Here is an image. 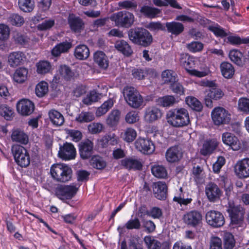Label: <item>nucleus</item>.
Masks as SVG:
<instances>
[{
	"mask_svg": "<svg viewBox=\"0 0 249 249\" xmlns=\"http://www.w3.org/2000/svg\"><path fill=\"white\" fill-rule=\"evenodd\" d=\"M165 157L169 162L178 161L181 157L180 149L178 146H174L168 148L166 152Z\"/></svg>",
	"mask_w": 249,
	"mask_h": 249,
	"instance_id": "b1692460",
	"label": "nucleus"
},
{
	"mask_svg": "<svg viewBox=\"0 0 249 249\" xmlns=\"http://www.w3.org/2000/svg\"><path fill=\"white\" fill-rule=\"evenodd\" d=\"M8 21L12 25L21 26L24 23V18L18 14H13L8 18Z\"/></svg>",
	"mask_w": 249,
	"mask_h": 249,
	"instance_id": "bf43d9fd",
	"label": "nucleus"
},
{
	"mask_svg": "<svg viewBox=\"0 0 249 249\" xmlns=\"http://www.w3.org/2000/svg\"><path fill=\"white\" fill-rule=\"evenodd\" d=\"M162 115V111L159 108L151 106L146 108L144 118L146 122L152 123L160 119Z\"/></svg>",
	"mask_w": 249,
	"mask_h": 249,
	"instance_id": "aec40b11",
	"label": "nucleus"
},
{
	"mask_svg": "<svg viewBox=\"0 0 249 249\" xmlns=\"http://www.w3.org/2000/svg\"><path fill=\"white\" fill-rule=\"evenodd\" d=\"M222 139L224 143L229 146L233 150L237 151L240 149L241 145L240 141L233 134L229 132L224 133Z\"/></svg>",
	"mask_w": 249,
	"mask_h": 249,
	"instance_id": "412c9836",
	"label": "nucleus"
},
{
	"mask_svg": "<svg viewBox=\"0 0 249 249\" xmlns=\"http://www.w3.org/2000/svg\"><path fill=\"white\" fill-rule=\"evenodd\" d=\"M13 112L10 107L6 105L0 104V115L3 116L7 120H10L12 118Z\"/></svg>",
	"mask_w": 249,
	"mask_h": 249,
	"instance_id": "680f3d73",
	"label": "nucleus"
},
{
	"mask_svg": "<svg viewBox=\"0 0 249 249\" xmlns=\"http://www.w3.org/2000/svg\"><path fill=\"white\" fill-rule=\"evenodd\" d=\"M16 163L21 167H27L30 163V158L27 150L22 146L15 144L11 148Z\"/></svg>",
	"mask_w": 249,
	"mask_h": 249,
	"instance_id": "39448f33",
	"label": "nucleus"
},
{
	"mask_svg": "<svg viewBox=\"0 0 249 249\" xmlns=\"http://www.w3.org/2000/svg\"><path fill=\"white\" fill-rule=\"evenodd\" d=\"M110 19L115 22L117 26L129 28L134 23V16L127 11H120L113 14Z\"/></svg>",
	"mask_w": 249,
	"mask_h": 249,
	"instance_id": "423d86ee",
	"label": "nucleus"
},
{
	"mask_svg": "<svg viewBox=\"0 0 249 249\" xmlns=\"http://www.w3.org/2000/svg\"><path fill=\"white\" fill-rule=\"evenodd\" d=\"M76 149L71 143L66 142L61 146L58 151L59 157L65 160H70L75 158Z\"/></svg>",
	"mask_w": 249,
	"mask_h": 249,
	"instance_id": "4468645a",
	"label": "nucleus"
},
{
	"mask_svg": "<svg viewBox=\"0 0 249 249\" xmlns=\"http://www.w3.org/2000/svg\"><path fill=\"white\" fill-rule=\"evenodd\" d=\"M90 54L89 50L87 46L81 44L77 46L74 52V55L76 59L79 60L87 59Z\"/></svg>",
	"mask_w": 249,
	"mask_h": 249,
	"instance_id": "a878e982",
	"label": "nucleus"
},
{
	"mask_svg": "<svg viewBox=\"0 0 249 249\" xmlns=\"http://www.w3.org/2000/svg\"><path fill=\"white\" fill-rule=\"evenodd\" d=\"M50 173L54 179L57 181L65 182L71 179L72 170L66 165L57 164L51 167Z\"/></svg>",
	"mask_w": 249,
	"mask_h": 249,
	"instance_id": "20e7f679",
	"label": "nucleus"
},
{
	"mask_svg": "<svg viewBox=\"0 0 249 249\" xmlns=\"http://www.w3.org/2000/svg\"><path fill=\"white\" fill-rule=\"evenodd\" d=\"M218 145L217 142L214 139L207 140L203 142L200 150V154L204 156L212 154Z\"/></svg>",
	"mask_w": 249,
	"mask_h": 249,
	"instance_id": "5701e85b",
	"label": "nucleus"
},
{
	"mask_svg": "<svg viewBox=\"0 0 249 249\" xmlns=\"http://www.w3.org/2000/svg\"><path fill=\"white\" fill-rule=\"evenodd\" d=\"M114 101L112 99L109 98L105 101L104 103L99 107L96 111V115L100 117L105 114L113 106Z\"/></svg>",
	"mask_w": 249,
	"mask_h": 249,
	"instance_id": "4c0bfd02",
	"label": "nucleus"
},
{
	"mask_svg": "<svg viewBox=\"0 0 249 249\" xmlns=\"http://www.w3.org/2000/svg\"><path fill=\"white\" fill-rule=\"evenodd\" d=\"M227 211L232 223L237 224L243 221L245 211L241 206H235L233 203L229 202Z\"/></svg>",
	"mask_w": 249,
	"mask_h": 249,
	"instance_id": "1a4fd4ad",
	"label": "nucleus"
},
{
	"mask_svg": "<svg viewBox=\"0 0 249 249\" xmlns=\"http://www.w3.org/2000/svg\"><path fill=\"white\" fill-rule=\"evenodd\" d=\"M144 242L148 249H160L161 243L151 236H146L144 238Z\"/></svg>",
	"mask_w": 249,
	"mask_h": 249,
	"instance_id": "a18cd8bd",
	"label": "nucleus"
},
{
	"mask_svg": "<svg viewBox=\"0 0 249 249\" xmlns=\"http://www.w3.org/2000/svg\"><path fill=\"white\" fill-rule=\"evenodd\" d=\"M167 123L175 127H182L190 123L188 111L184 108H174L169 110L166 113Z\"/></svg>",
	"mask_w": 249,
	"mask_h": 249,
	"instance_id": "f257e3e1",
	"label": "nucleus"
},
{
	"mask_svg": "<svg viewBox=\"0 0 249 249\" xmlns=\"http://www.w3.org/2000/svg\"><path fill=\"white\" fill-rule=\"evenodd\" d=\"M11 139L13 142L23 144H27L29 141L28 135L24 131L18 129L12 131Z\"/></svg>",
	"mask_w": 249,
	"mask_h": 249,
	"instance_id": "cd10ccee",
	"label": "nucleus"
},
{
	"mask_svg": "<svg viewBox=\"0 0 249 249\" xmlns=\"http://www.w3.org/2000/svg\"><path fill=\"white\" fill-rule=\"evenodd\" d=\"M48 115L51 122L55 126H61L64 123L63 115L55 109L50 110L48 112Z\"/></svg>",
	"mask_w": 249,
	"mask_h": 249,
	"instance_id": "393cba45",
	"label": "nucleus"
},
{
	"mask_svg": "<svg viewBox=\"0 0 249 249\" xmlns=\"http://www.w3.org/2000/svg\"><path fill=\"white\" fill-rule=\"evenodd\" d=\"M37 72L39 74H45L51 69V64L47 61H39L36 64Z\"/></svg>",
	"mask_w": 249,
	"mask_h": 249,
	"instance_id": "3c124183",
	"label": "nucleus"
},
{
	"mask_svg": "<svg viewBox=\"0 0 249 249\" xmlns=\"http://www.w3.org/2000/svg\"><path fill=\"white\" fill-rule=\"evenodd\" d=\"M139 120V116L138 112L132 110L128 112L125 115V121L130 124H134Z\"/></svg>",
	"mask_w": 249,
	"mask_h": 249,
	"instance_id": "e2e57ef3",
	"label": "nucleus"
},
{
	"mask_svg": "<svg viewBox=\"0 0 249 249\" xmlns=\"http://www.w3.org/2000/svg\"><path fill=\"white\" fill-rule=\"evenodd\" d=\"M235 246V240L232 234L226 232L224 235V247L225 249H232Z\"/></svg>",
	"mask_w": 249,
	"mask_h": 249,
	"instance_id": "4d7b16f0",
	"label": "nucleus"
},
{
	"mask_svg": "<svg viewBox=\"0 0 249 249\" xmlns=\"http://www.w3.org/2000/svg\"><path fill=\"white\" fill-rule=\"evenodd\" d=\"M179 192L173 198V200L178 202L180 205H187L190 203L192 199L191 198H185V194L183 193V189L180 187L179 189Z\"/></svg>",
	"mask_w": 249,
	"mask_h": 249,
	"instance_id": "49530a36",
	"label": "nucleus"
},
{
	"mask_svg": "<svg viewBox=\"0 0 249 249\" xmlns=\"http://www.w3.org/2000/svg\"><path fill=\"white\" fill-rule=\"evenodd\" d=\"M206 195L211 202H216L220 199L222 192L218 186L212 182L208 183L205 188Z\"/></svg>",
	"mask_w": 249,
	"mask_h": 249,
	"instance_id": "dca6fc26",
	"label": "nucleus"
},
{
	"mask_svg": "<svg viewBox=\"0 0 249 249\" xmlns=\"http://www.w3.org/2000/svg\"><path fill=\"white\" fill-rule=\"evenodd\" d=\"M104 126L100 123H92L89 124L88 129L92 134H96L101 133L103 130Z\"/></svg>",
	"mask_w": 249,
	"mask_h": 249,
	"instance_id": "052dcab7",
	"label": "nucleus"
},
{
	"mask_svg": "<svg viewBox=\"0 0 249 249\" xmlns=\"http://www.w3.org/2000/svg\"><path fill=\"white\" fill-rule=\"evenodd\" d=\"M120 117V111L118 109H113L107 115L106 123L110 127H115L119 124Z\"/></svg>",
	"mask_w": 249,
	"mask_h": 249,
	"instance_id": "7c9ffc66",
	"label": "nucleus"
},
{
	"mask_svg": "<svg viewBox=\"0 0 249 249\" xmlns=\"http://www.w3.org/2000/svg\"><path fill=\"white\" fill-rule=\"evenodd\" d=\"M238 109L244 113L249 114V99L240 98L238 101Z\"/></svg>",
	"mask_w": 249,
	"mask_h": 249,
	"instance_id": "5fc2aeb1",
	"label": "nucleus"
},
{
	"mask_svg": "<svg viewBox=\"0 0 249 249\" xmlns=\"http://www.w3.org/2000/svg\"><path fill=\"white\" fill-rule=\"evenodd\" d=\"M77 188L73 185L58 184L54 189L55 195L62 200L71 199L76 194Z\"/></svg>",
	"mask_w": 249,
	"mask_h": 249,
	"instance_id": "6e6552de",
	"label": "nucleus"
},
{
	"mask_svg": "<svg viewBox=\"0 0 249 249\" xmlns=\"http://www.w3.org/2000/svg\"><path fill=\"white\" fill-rule=\"evenodd\" d=\"M169 88L173 93L179 96L185 95V88L177 80L171 83Z\"/></svg>",
	"mask_w": 249,
	"mask_h": 249,
	"instance_id": "864d4df0",
	"label": "nucleus"
},
{
	"mask_svg": "<svg viewBox=\"0 0 249 249\" xmlns=\"http://www.w3.org/2000/svg\"><path fill=\"white\" fill-rule=\"evenodd\" d=\"M188 50L193 53L201 51L203 48V44L199 42L193 41L186 45Z\"/></svg>",
	"mask_w": 249,
	"mask_h": 249,
	"instance_id": "338daca9",
	"label": "nucleus"
},
{
	"mask_svg": "<svg viewBox=\"0 0 249 249\" xmlns=\"http://www.w3.org/2000/svg\"><path fill=\"white\" fill-rule=\"evenodd\" d=\"M18 111L22 115H30L34 110V103L27 99H22L17 104Z\"/></svg>",
	"mask_w": 249,
	"mask_h": 249,
	"instance_id": "4be33fe9",
	"label": "nucleus"
},
{
	"mask_svg": "<svg viewBox=\"0 0 249 249\" xmlns=\"http://www.w3.org/2000/svg\"><path fill=\"white\" fill-rule=\"evenodd\" d=\"M78 149L80 158L82 160H88L94 153V143L90 140L86 139L78 144Z\"/></svg>",
	"mask_w": 249,
	"mask_h": 249,
	"instance_id": "9d476101",
	"label": "nucleus"
},
{
	"mask_svg": "<svg viewBox=\"0 0 249 249\" xmlns=\"http://www.w3.org/2000/svg\"><path fill=\"white\" fill-rule=\"evenodd\" d=\"M55 21L53 19H48L43 21L41 23L37 26V28L39 31L49 30L54 26Z\"/></svg>",
	"mask_w": 249,
	"mask_h": 249,
	"instance_id": "0e129e2a",
	"label": "nucleus"
},
{
	"mask_svg": "<svg viewBox=\"0 0 249 249\" xmlns=\"http://www.w3.org/2000/svg\"><path fill=\"white\" fill-rule=\"evenodd\" d=\"M136 148L144 154H150L155 150V146L153 142L146 139L139 138L135 142Z\"/></svg>",
	"mask_w": 249,
	"mask_h": 249,
	"instance_id": "f8f14e48",
	"label": "nucleus"
},
{
	"mask_svg": "<svg viewBox=\"0 0 249 249\" xmlns=\"http://www.w3.org/2000/svg\"><path fill=\"white\" fill-rule=\"evenodd\" d=\"M136 136V131L132 128H128L124 132V139L126 142H130L133 141Z\"/></svg>",
	"mask_w": 249,
	"mask_h": 249,
	"instance_id": "69168bd1",
	"label": "nucleus"
},
{
	"mask_svg": "<svg viewBox=\"0 0 249 249\" xmlns=\"http://www.w3.org/2000/svg\"><path fill=\"white\" fill-rule=\"evenodd\" d=\"M211 116L215 125L227 124L231 120V115L222 107H215L212 111Z\"/></svg>",
	"mask_w": 249,
	"mask_h": 249,
	"instance_id": "0eeeda50",
	"label": "nucleus"
},
{
	"mask_svg": "<svg viewBox=\"0 0 249 249\" xmlns=\"http://www.w3.org/2000/svg\"><path fill=\"white\" fill-rule=\"evenodd\" d=\"M72 47V43L64 41L57 44L52 50V54L54 56H58L62 53H67Z\"/></svg>",
	"mask_w": 249,
	"mask_h": 249,
	"instance_id": "c85d7f7f",
	"label": "nucleus"
},
{
	"mask_svg": "<svg viewBox=\"0 0 249 249\" xmlns=\"http://www.w3.org/2000/svg\"><path fill=\"white\" fill-rule=\"evenodd\" d=\"M123 94L125 100L131 107L138 108L142 105L143 97L134 88L130 86L124 87Z\"/></svg>",
	"mask_w": 249,
	"mask_h": 249,
	"instance_id": "7ed1b4c3",
	"label": "nucleus"
},
{
	"mask_svg": "<svg viewBox=\"0 0 249 249\" xmlns=\"http://www.w3.org/2000/svg\"><path fill=\"white\" fill-rule=\"evenodd\" d=\"M94 119V115L92 112L82 111L76 117L75 121L79 123H86L92 121Z\"/></svg>",
	"mask_w": 249,
	"mask_h": 249,
	"instance_id": "e433bc0d",
	"label": "nucleus"
},
{
	"mask_svg": "<svg viewBox=\"0 0 249 249\" xmlns=\"http://www.w3.org/2000/svg\"><path fill=\"white\" fill-rule=\"evenodd\" d=\"M220 69L222 75L225 78H231L234 74V68L229 62L226 61L222 62L220 65Z\"/></svg>",
	"mask_w": 249,
	"mask_h": 249,
	"instance_id": "473e14b6",
	"label": "nucleus"
},
{
	"mask_svg": "<svg viewBox=\"0 0 249 249\" xmlns=\"http://www.w3.org/2000/svg\"><path fill=\"white\" fill-rule=\"evenodd\" d=\"M99 99V95L95 90L91 91L86 97L83 99V103L87 105H91L94 102L98 101Z\"/></svg>",
	"mask_w": 249,
	"mask_h": 249,
	"instance_id": "6e6d98bb",
	"label": "nucleus"
},
{
	"mask_svg": "<svg viewBox=\"0 0 249 249\" xmlns=\"http://www.w3.org/2000/svg\"><path fill=\"white\" fill-rule=\"evenodd\" d=\"M236 175L241 178L249 177V158L238 161L234 166Z\"/></svg>",
	"mask_w": 249,
	"mask_h": 249,
	"instance_id": "2eb2a0df",
	"label": "nucleus"
},
{
	"mask_svg": "<svg viewBox=\"0 0 249 249\" xmlns=\"http://www.w3.org/2000/svg\"><path fill=\"white\" fill-rule=\"evenodd\" d=\"M140 12L147 18H154L160 14V10L154 7L143 6L141 8Z\"/></svg>",
	"mask_w": 249,
	"mask_h": 249,
	"instance_id": "ea45409f",
	"label": "nucleus"
},
{
	"mask_svg": "<svg viewBox=\"0 0 249 249\" xmlns=\"http://www.w3.org/2000/svg\"><path fill=\"white\" fill-rule=\"evenodd\" d=\"M165 26L169 33L175 36L181 34L184 29V25L181 23L176 21L166 22Z\"/></svg>",
	"mask_w": 249,
	"mask_h": 249,
	"instance_id": "c756f323",
	"label": "nucleus"
},
{
	"mask_svg": "<svg viewBox=\"0 0 249 249\" xmlns=\"http://www.w3.org/2000/svg\"><path fill=\"white\" fill-rule=\"evenodd\" d=\"M176 74L173 71L169 70L164 71L161 74L164 83H170V84L176 81Z\"/></svg>",
	"mask_w": 249,
	"mask_h": 249,
	"instance_id": "8fccbe9b",
	"label": "nucleus"
},
{
	"mask_svg": "<svg viewBox=\"0 0 249 249\" xmlns=\"http://www.w3.org/2000/svg\"><path fill=\"white\" fill-rule=\"evenodd\" d=\"M206 220L210 226L218 228L222 226L225 223V219L222 214L219 212L211 210L206 214Z\"/></svg>",
	"mask_w": 249,
	"mask_h": 249,
	"instance_id": "9b49d317",
	"label": "nucleus"
},
{
	"mask_svg": "<svg viewBox=\"0 0 249 249\" xmlns=\"http://www.w3.org/2000/svg\"><path fill=\"white\" fill-rule=\"evenodd\" d=\"M151 172L157 178H164L167 176V172L163 165H154L151 166Z\"/></svg>",
	"mask_w": 249,
	"mask_h": 249,
	"instance_id": "58836bf2",
	"label": "nucleus"
},
{
	"mask_svg": "<svg viewBox=\"0 0 249 249\" xmlns=\"http://www.w3.org/2000/svg\"><path fill=\"white\" fill-rule=\"evenodd\" d=\"M208 29L216 36L224 37L227 36V34L223 28L217 24L210 25L208 27Z\"/></svg>",
	"mask_w": 249,
	"mask_h": 249,
	"instance_id": "603ef678",
	"label": "nucleus"
},
{
	"mask_svg": "<svg viewBox=\"0 0 249 249\" xmlns=\"http://www.w3.org/2000/svg\"><path fill=\"white\" fill-rule=\"evenodd\" d=\"M176 99L174 96L166 95L159 98L158 100V104L163 107H170L174 105Z\"/></svg>",
	"mask_w": 249,
	"mask_h": 249,
	"instance_id": "de8ad7c7",
	"label": "nucleus"
},
{
	"mask_svg": "<svg viewBox=\"0 0 249 249\" xmlns=\"http://www.w3.org/2000/svg\"><path fill=\"white\" fill-rule=\"evenodd\" d=\"M90 164L94 168L102 169L106 166V162L99 156H94L90 160Z\"/></svg>",
	"mask_w": 249,
	"mask_h": 249,
	"instance_id": "09e8293b",
	"label": "nucleus"
},
{
	"mask_svg": "<svg viewBox=\"0 0 249 249\" xmlns=\"http://www.w3.org/2000/svg\"><path fill=\"white\" fill-rule=\"evenodd\" d=\"M19 9L24 12H30L34 8V0H18Z\"/></svg>",
	"mask_w": 249,
	"mask_h": 249,
	"instance_id": "c03bdc74",
	"label": "nucleus"
},
{
	"mask_svg": "<svg viewBox=\"0 0 249 249\" xmlns=\"http://www.w3.org/2000/svg\"><path fill=\"white\" fill-rule=\"evenodd\" d=\"M58 72L62 78L66 81L74 79L75 74L71 69L66 65H61L58 69Z\"/></svg>",
	"mask_w": 249,
	"mask_h": 249,
	"instance_id": "f704fd0d",
	"label": "nucleus"
},
{
	"mask_svg": "<svg viewBox=\"0 0 249 249\" xmlns=\"http://www.w3.org/2000/svg\"><path fill=\"white\" fill-rule=\"evenodd\" d=\"M121 164L128 170H141L142 167V160L135 157L124 158L121 161Z\"/></svg>",
	"mask_w": 249,
	"mask_h": 249,
	"instance_id": "f3484780",
	"label": "nucleus"
},
{
	"mask_svg": "<svg viewBox=\"0 0 249 249\" xmlns=\"http://www.w3.org/2000/svg\"><path fill=\"white\" fill-rule=\"evenodd\" d=\"M26 58V55L22 52H13L8 55V63L11 67L15 68L22 65Z\"/></svg>",
	"mask_w": 249,
	"mask_h": 249,
	"instance_id": "a211bd4d",
	"label": "nucleus"
},
{
	"mask_svg": "<svg viewBox=\"0 0 249 249\" xmlns=\"http://www.w3.org/2000/svg\"><path fill=\"white\" fill-rule=\"evenodd\" d=\"M115 48L124 55L128 56L133 53V51L128 43L124 40H118L115 44Z\"/></svg>",
	"mask_w": 249,
	"mask_h": 249,
	"instance_id": "2f4dec72",
	"label": "nucleus"
},
{
	"mask_svg": "<svg viewBox=\"0 0 249 249\" xmlns=\"http://www.w3.org/2000/svg\"><path fill=\"white\" fill-rule=\"evenodd\" d=\"M13 38L17 43L22 45L27 44L29 40L27 36L19 33L15 34Z\"/></svg>",
	"mask_w": 249,
	"mask_h": 249,
	"instance_id": "774afa93",
	"label": "nucleus"
},
{
	"mask_svg": "<svg viewBox=\"0 0 249 249\" xmlns=\"http://www.w3.org/2000/svg\"><path fill=\"white\" fill-rule=\"evenodd\" d=\"M48 92V84L47 82L41 81L38 83L35 89V93L38 97H43Z\"/></svg>",
	"mask_w": 249,
	"mask_h": 249,
	"instance_id": "37998d69",
	"label": "nucleus"
},
{
	"mask_svg": "<svg viewBox=\"0 0 249 249\" xmlns=\"http://www.w3.org/2000/svg\"><path fill=\"white\" fill-rule=\"evenodd\" d=\"M186 104L193 110L200 111L202 109V105L200 102L196 98L193 96H188L186 98Z\"/></svg>",
	"mask_w": 249,
	"mask_h": 249,
	"instance_id": "a19ab883",
	"label": "nucleus"
},
{
	"mask_svg": "<svg viewBox=\"0 0 249 249\" xmlns=\"http://www.w3.org/2000/svg\"><path fill=\"white\" fill-rule=\"evenodd\" d=\"M231 60L238 66H243L244 63L242 53L237 50H231L229 53Z\"/></svg>",
	"mask_w": 249,
	"mask_h": 249,
	"instance_id": "c9c22d12",
	"label": "nucleus"
},
{
	"mask_svg": "<svg viewBox=\"0 0 249 249\" xmlns=\"http://www.w3.org/2000/svg\"><path fill=\"white\" fill-rule=\"evenodd\" d=\"M202 216L200 212L193 210L186 213L183 217L184 222L188 226L196 227L202 221Z\"/></svg>",
	"mask_w": 249,
	"mask_h": 249,
	"instance_id": "ddd939ff",
	"label": "nucleus"
},
{
	"mask_svg": "<svg viewBox=\"0 0 249 249\" xmlns=\"http://www.w3.org/2000/svg\"><path fill=\"white\" fill-rule=\"evenodd\" d=\"M27 69L24 68L18 69L14 74V79L17 83H23L27 78Z\"/></svg>",
	"mask_w": 249,
	"mask_h": 249,
	"instance_id": "79ce46f5",
	"label": "nucleus"
},
{
	"mask_svg": "<svg viewBox=\"0 0 249 249\" xmlns=\"http://www.w3.org/2000/svg\"><path fill=\"white\" fill-rule=\"evenodd\" d=\"M129 39L134 44L143 47L148 46L152 42L151 34L145 29L138 28L130 29L128 33Z\"/></svg>",
	"mask_w": 249,
	"mask_h": 249,
	"instance_id": "f03ea898",
	"label": "nucleus"
},
{
	"mask_svg": "<svg viewBox=\"0 0 249 249\" xmlns=\"http://www.w3.org/2000/svg\"><path fill=\"white\" fill-rule=\"evenodd\" d=\"M68 21L71 29L74 32H80L82 29L84 23L81 18L70 14L68 18Z\"/></svg>",
	"mask_w": 249,
	"mask_h": 249,
	"instance_id": "bb28decb",
	"label": "nucleus"
},
{
	"mask_svg": "<svg viewBox=\"0 0 249 249\" xmlns=\"http://www.w3.org/2000/svg\"><path fill=\"white\" fill-rule=\"evenodd\" d=\"M167 186L163 181H158L153 184L154 196L158 199L164 200L167 196Z\"/></svg>",
	"mask_w": 249,
	"mask_h": 249,
	"instance_id": "6ab92c4d",
	"label": "nucleus"
},
{
	"mask_svg": "<svg viewBox=\"0 0 249 249\" xmlns=\"http://www.w3.org/2000/svg\"><path fill=\"white\" fill-rule=\"evenodd\" d=\"M68 136L71 138V140L75 142H79L82 138L83 135L81 132L75 129H65Z\"/></svg>",
	"mask_w": 249,
	"mask_h": 249,
	"instance_id": "13d9d810",
	"label": "nucleus"
},
{
	"mask_svg": "<svg viewBox=\"0 0 249 249\" xmlns=\"http://www.w3.org/2000/svg\"><path fill=\"white\" fill-rule=\"evenodd\" d=\"M94 61L101 68L106 69L108 66L107 57L102 51H97L94 53Z\"/></svg>",
	"mask_w": 249,
	"mask_h": 249,
	"instance_id": "72a5a7b5",
	"label": "nucleus"
}]
</instances>
